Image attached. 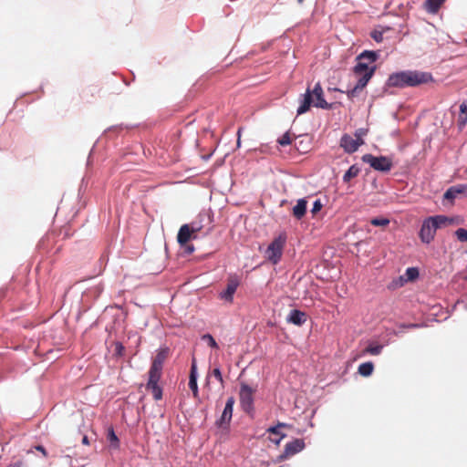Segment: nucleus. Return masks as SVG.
<instances>
[{"instance_id":"1","label":"nucleus","mask_w":467,"mask_h":467,"mask_svg":"<svg viewBox=\"0 0 467 467\" xmlns=\"http://www.w3.org/2000/svg\"><path fill=\"white\" fill-rule=\"evenodd\" d=\"M433 81V77L429 72L418 70H405L389 75L387 86L389 88H404L418 87Z\"/></svg>"},{"instance_id":"2","label":"nucleus","mask_w":467,"mask_h":467,"mask_svg":"<svg viewBox=\"0 0 467 467\" xmlns=\"http://www.w3.org/2000/svg\"><path fill=\"white\" fill-rule=\"evenodd\" d=\"M378 58V54L374 51H364L357 57V64L353 68L355 76L358 78H366L369 76V79L374 75L376 67H369L368 64H362V60H368L369 63H374Z\"/></svg>"},{"instance_id":"3","label":"nucleus","mask_w":467,"mask_h":467,"mask_svg":"<svg viewBox=\"0 0 467 467\" xmlns=\"http://www.w3.org/2000/svg\"><path fill=\"white\" fill-rule=\"evenodd\" d=\"M286 244V234H280L268 245L265 250V258L273 265H276L282 258L283 251Z\"/></svg>"},{"instance_id":"4","label":"nucleus","mask_w":467,"mask_h":467,"mask_svg":"<svg viewBox=\"0 0 467 467\" xmlns=\"http://www.w3.org/2000/svg\"><path fill=\"white\" fill-rule=\"evenodd\" d=\"M362 161L370 165L375 171L388 172L391 170L393 163L391 159L386 156H374L372 154H365Z\"/></svg>"},{"instance_id":"5","label":"nucleus","mask_w":467,"mask_h":467,"mask_svg":"<svg viewBox=\"0 0 467 467\" xmlns=\"http://www.w3.org/2000/svg\"><path fill=\"white\" fill-rule=\"evenodd\" d=\"M255 389L250 387L248 384L242 382L240 386V403L244 411L249 413L254 409V394Z\"/></svg>"},{"instance_id":"6","label":"nucleus","mask_w":467,"mask_h":467,"mask_svg":"<svg viewBox=\"0 0 467 467\" xmlns=\"http://www.w3.org/2000/svg\"><path fill=\"white\" fill-rule=\"evenodd\" d=\"M240 285V278L236 275H231L227 278V285L225 290L220 293V298L228 302L233 303L234 295L236 292Z\"/></svg>"},{"instance_id":"7","label":"nucleus","mask_w":467,"mask_h":467,"mask_svg":"<svg viewBox=\"0 0 467 467\" xmlns=\"http://www.w3.org/2000/svg\"><path fill=\"white\" fill-rule=\"evenodd\" d=\"M437 227L432 222L431 217L423 221L420 231V238L423 243L430 244L435 236Z\"/></svg>"},{"instance_id":"8","label":"nucleus","mask_w":467,"mask_h":467,"mask_svg":"<svg viewBox=\"0 0 467 467\" xmlns=\"http://www.w3.org/2000/svg\"><path fill=\"white\" fill-rule=\"evenodd\" d=\"M305 448V442L302 439H295L285 446L284 452L278 456V461H284L290 456L301 451Z\"/></svg>"},{"instance_id":"9","label":"nucleus","mask_w":467,"mask_h":467,"mask_svg":"<svg viewBox=\"0 0 467 467\" xmlns=\"http://www.w3.org/2000/svg\"><path fill=\"white\" fill-rule=\"evenodd\" d=\"M364 144L363 139L357 140L348 134H344L340 140V146L348 153H353L358 150V147Z\"/></svg>"},{"instance_id":"10","label":"nucleus","mask_w":467,"mask_h":467,"mask_svg":"<svg viewBox=\"0 0 467 467\" xmlns=\"http://www.w3.org/2000/svg\"><path fill=\"white\" fill-rule=\"evenodd\" d=\"M431 219H432V222L435 224V226L437 227V230L440 228L446 227L448 225H452V224L457 225V224L462 223V220L459 216L449 217V216H445V215H435V216H431Z\"/></svg>"},{"instance_id":"11","label":"nucleus","mask_w":467,"mask_h":467,"mask_svg":"<svg viewBox=\"0 0 467 467\" xmlns=\"http://www.w3.org/2000/svg\"><path fill=\"white\" fill-rule=\"evenodd\" d=\"M234 402L235 400L234 397H229L227 399L222 416L216 422L218 426L223 427L224 425H228L230 423L233 416Z\"/></svg>"},{"instance_id":"12","label":"nucleus","mask_w":467,"mask_h":467,"mask_svg":"<svg viewBox=\"0 0 467 467\" xmlns=\"http://www.w3.org/2000/svg\"><path fill=\"white\" fill-rule=\"evenodd\" d=\"M312 97L314 96L316 99V102L314 106L321 109H330V105L325 100L323 96V89L320 83H317L311 91Z\"/></svg>"},{"instance_id":"13","label":"nucleus","mask_w":467,"mask_h":467,"mask_svg":"<svg viewBox=\"0 0 467 467\" xmlns=\"http://www.w3.org/2000/svg\"><path fill=\"white\" fill-rule=\"evenodd\" d=\"M368 75H367L366 78H359L355 87L347 91L348 99H353L354 98L358 97L360 94V92L364 89V88L368 85Z\"/></svg>"},{"instance_id":"14","label":"nucleus","mask_w":467,"mask_h":467,"mask_svg":"<svg viewBox=\"0 0 467 467\" xmlns=\"http://www.w3.org/2000/svg\"><path fill=\"white\" fill-rule=\"evenodd\" d=\"M306 318L307 316L305 312L297 309H293L290 311L286 320L288 323H292L296 326H302L303 324L306 323Z\"/></svg>"},{"instance_id":"15","label":"nucleus","mask_w":467,"mask_h":467,"mask_svg":"<svg viewBox=\"0 0 467 467\" xmlns=\"http://www.w3.org/2000/svg\"><path fill=\"white\" fill-rule=\"evenodd\" d=\"M192 234H193L192 230L190 228V225L183 224L178 232V235H177L178 243L181 245L186 244L190 241L191 238H195V236H192Z\"/></svg>"},{"instance_id":"16","label":"nucleus","mask_w":467,"mask_h":467,"mask_svg":"<svg viewBox=\"0 0 467 467\" xmlns=\"http://www.w3.org/2000/svg\"><path fill=\"white\" fill-rule=\"evenodd\" d=\"M189 388L192 391L194 398L199 397L198 384H197V368L195 361L192 362L189 379Z\"/></svg>"},{"instance_id":"17","label":"nucleus","mask_w":467,"mask_h":467,"mask_svg":"<svg viewBox=\"0 0 467 467\" xmlns=\"http://www.w3.org/2000/svg\"><path fill=\"white\" fill-rule=\"evenodd\" d=\"M312 102H313L312 94H311L310 89L307 88L306 93L303 96L301 105L297 109V115L306 113L310 109Z\"/></svg>"},{"instance_id":"18","label":"nucleus","mask_w":467,"mask_h":467,"mask_svg":"<svg viewBox=\"0 0 467 467\" xmlns=\"http://www.w3.org/2000/svg\"><path fill=\"white\" fill-rule=\"evenodd\" d=\"M307 202L305 199H299L293 208V215L300 220L303 218L306 212Z\"/></svg>"},{"instance_id":"19","label":"nucleus","mask_w":467,"mask_h":467,"mask_svg":"<svg viewBox=\"0 0 467 467\" xmlns=\"http://www.w3.org/2000/svg\"><path fill=\"white\" fill-rule=\"evenodd\" d=\"M161 371L162 368L150 366L149 370V380L146 385L153 386L154 384H158L161 377Z\"/></svg>"},{"instance_id":"20","label":"nucleus","mask_w":467,"mask_h":467,"mask_svg":"<svg viewBox=\"0 0 467 467\" xmlns=\"http://www.w3.org/2000/svg\"><path fill=\"white\" fill-rule=\"evenodd\" d=\"M444 2L445 0H426L424 3V7L427 12L435 14L439 11Z\"/></svg>"},{"instance_id":"21","label":"nucleus","mask_w":467,"mask_h":467,"mask_svg":"<svg viewBox=\"0 0 467 467\" xmlns=\"http://www.w3.org/2000/svg\"><path fill=\"white\" fill-rule=\"evenodd\" d=\"M374 370V365L372 362H365L358 366V371L363 377H368Z\"/></svg>"},{"instance_id":"22","label":"nucleus","mask_w":467,"mask_h":467,"mask_svg":"<svg viewBox=\"0 0 467 467\" xmlns=\"http://www.w3.org/2000/svg\"><path fill=\"white\" fill-rule=\"evenodd\" d=\"M467 123V104L462 103L460 106V115L458 118V125L462 129Z\"/></svg>"},{"instance_id":"23","label":"nucleus","mask_w":467,"mask_h":467,"mask_svg":"<svg viewBox=\"0 0 467 467\" xmlns=\"http://www.w3.org/2000/svg\"><path fill=\"white\" fill-rule=\"evenodd\" d=\"M359 171L360 170L357 165L350 166L343 176L344 182H348L351 179L357 177Z\"/></svg>"},{"instance_id":"24","label":"nucleus","mask_w":467,"mask_h":467,"mask_svg":"<svg viewBox=\"0 0 467 467\" xmlns=\"http://www.w3.org/2000/svg\"><path fill=\"white\" fill-rule=\"evenodd\" d=\"M167 357V354H166V351L165 350H161L160 351L156 357L154 358L153 361H152V364L151 366L152 367H155V368H162V366H163V362L165 360Z\"/></svg>"},{"instance_id":"25","label":"nucleus","mask_w":467,"mask_h":467,"mask_svg":"<svg viewBox=\"0 0 467 467\" xmlns=\"http://www.w3.org/2000/svg\"><path fill=\"white\" fill-rule=\"evenodd\" d=\"M146 389L151 391L152 396L155 400H160L162 398V389L158 384H154L153 386L146 385Z\"/></svg>"},{"instance_id":"26","label":"nucleus","mask_w":467,"mask_h":467,"mask_svg":"<svg viewBox=\"0 0 467 467\" xmlns=\"http://www.w3.org/2000/svg\"><path fill=\"white\" fill-rule=\"evenodd\" d=\"M108 440L110 443V446L117 449L119 446V441L117 435L115 434V431L112 428L109 429L108 431Z\"/></svg>"},{"instance_id":"27","label":"nucleus","mask_w":467,"mask_h":467,"mask_svg":"<svg viewBox=\"0 0 467 467\" xmlns=\"http://www.w3.org/2000/svg\"><path fill=\"white\" fill-rule=\"evenodd\" d=\"M383 346L379 344H369L366 349L365 353L370 354V355H379L382 351Z\"/></svg>"},{"instance_id":"28","label":"nucleus","mask_w":467,"mask_h":467,"mask_svg":"<svg viewBox=\"0 0 467 467\" xmlns=\"http://www.w3.org/2000/svg\"><path fill=\"white\" fill-rule=\"evenodd\" d=\"M459 195V192L457 191L456 185L450 187L444 193L443 197L446 200L453 201L457 196Z\"/></svg>"},{"instance_id":"29","label":"nucleus","mask_w":467,"mask_h":467,"mask_svg":"<svg viewBox=\"0 0 467 467\" xmlns=\"http://www.w3.org/2000/svg\"><path fill=\"white\" fill-rule=\"evenodd\" d=\"M370 223L374 226L385 227V226L389 225V220L387 218H382V217L373 218L370 220Z\"/></svg>"},{"instance_id":"30","label":"nucleus","mask_w":467,"mask_h":467,"mask_svg":"<svg viewBox=\"0 0 467 467\" xmlns=\"http://www.w3.org/2000/svg\"><path fill=\"white\" fill-rule=\"evenodd\" d=\"M406 276L408 280L413 281L419 276V270L415 267H410L406 270Z\"/></svg>"},{"instance_id":"31","label":"nucleus","mask_w":467,"mask_h":467,"mask_svg":"<svg viewBox=\"0 0 467 467\" xmlns=\"http://www.w3.org/2000/svg\"><path fill=\"white\" fill-rule=\"evenodd\" d=\"M202 339L205 341L211 348H218V345L212 335L205 334L202 337Z\"/></svg>"},{"instance_id":"32","label":"nucleus","mask_w":467,"mask_h":467,"mask_svg":"<svg viewBox=\"0 0 467 467\" xmlns=\"http://www.w3.org/2000/svg\"><path fill=\"white\" fill-rule=\"evenodd\" d=\"M278 143L281 146H287L292 143V139L289 132H285L281 138L278 139Z\"/></svg>"},{"instance_id":"33","label":"nucleus","mask_w":467,"mask_h":467,"mask_svg":"<svg viewBox=\"0 0 467 467\" xmlns=\"http://www.w3.org/2000/svg\"><path fill=\"white\" fill-rule=\"evenodd\" d=\"M455 235L457 236L458 240L461 242H466L467 241V230L463 228H459L455 232Z\"/></svg>"},{"instance_id":"34","label":"nucleus","mask_w":467,"mask_h":467,"mask_svg":"<svg viewBox=\"0 0 467 467\" xmlns=\"http://www.w3.org/2000/svg\"><path fill=\"white\" fill-rule=\"evenodd\" d=\"M124 351H125L124 346L119 342H116L115 343V354L119 357H121V356H123Z\"/></svg>"},{"instance_id":"35","label":"nucleus","mask_w":467,"mask_h":467,"mask_svg":"<svg viewBox=\"0 0 467 467\" xmlns=\"http://www.w3.org/2000/svg\"><path fill=\"white\" fill-rule=\"evenodd\" d=\"M284 427H286V424L285 423H278L276 426H274V427H270L267 431L270 432V433H273V434H275V435H278L279 434V431L278 429L279 428H284Z\"/></svg>"},{"instance_id":"36","label":"nucleus","mask_w":467,"mask_h":467,"mask_svg":"<svg viewBox=\"0 0 467 467\" xmlns=\"http://www.w3.org/2000/svg\"><path fill=\"white\" fill-rule=\"evenodd\" d=\"M322 203L320 202V200H317L314 204H313V208L311 210V213L313 214H316L317 213H318L321 209H322Z\"/></svg>"},{"instance_id":"37","label":"nucleus","mask_w":467,"mask_h":467,"mask_svg":"<svg viewBox=\"0 0 467 467\" xmlns=\"http://www.w3.org/2000/svg\"><path fill=\"white\" fill-rule=\"evenodd\" d=\"M190 228L192 230V234H196L202 229V225L197 222H193L191 223Z\"/></svg>"},{"instance_id":"38","label":"nucleus","mask_w":467,"mask_h":467,"mask_svg":"<svg viewBox=\"0 0 467 467\" xmlns=\"http://www.w3.org/2000/svg\"><path fill=\"white\" fill-rule=\"evenodd\" d=\"M213 375L219 380L221 384H223V379L219 368H213Z\"/></svg>"},{"instance_id":"39","label":"nucleus","mask_w":467,"mask_h":467,"mask_svg":"<svg viewBox=\"0 0 467 467\" xmlns=\"http://www.w3.org/2000/svg\"><path fill=\"white\" fill-rule=\"evenodd\" d=\"M456 188H457L459 194H463V195L467 196V183L466 184H457Z\"/></svg>"},{"instance_id":"40","label":"nucleus","mask_w":467,"mask_h":467,"mask_svg":"<svg viewBox=\"0 0 467 467\" xmlns=\"http://www.w3.org/2000/svg\"><path fill=\"white\" fill-rule=\"evenodd\" d=\"M366 134H367V130H365V129H358L355 132V138L357 140H359V139H362L363 136H365Z\"/></svg>"},{"instance_id":"41","label":"nucleus","mask_w":467,"mask_h":467,"mask_svg":"<svg viewBox=\"0 0 467 467\" xmlns=\"http://www.w3.org/2000/svg\"><path fill=\"white\" fill-rule=\"evenodd\" d=\"M371 36L377 41L380 42L382 41V33L381 32H374Z\"/></svg>"},{"instance_id":"42","label":"nucleus","mask_w":467,"mask_h":467,"mask_svg":"<svg viewBox=\"0 0 467 467\" xmlns=\"http://www.w3.org/2000/svg\"><path fill=\"white\" fill-rule=\"evenodd\" d=\"M34 448L39 452H41L44 457H47V452L42 445H36Z\"/></svg>"},{"instance_id":"43","label":"nucleus","mask_w":467,"mask_h":467,"mask_svg":"<svg viewBox=\"0 0 467 467\" xmlns=\"http://www.w3.org/2000/svg\"><path fill=\"white\" fill-rule=\"evenodd\" d=\"M82 443H83L84 445H88V444H89V441H88V436H86V435H85V436L82 438Z\"/></svg>"},{"instance_id":"44","label":"nucleus","mask_w":467,"mask_h":467,"mask_svg":"<svg viewBox=\"0 0 467 467\" xmlns=\"http://www.w3.org/2000/svg\"><path fill=\"white\" fill-rule=\"evenodd\" d=\"M420 327V325H418V324H409L406 326V327H408V328H415V327Z\"/></svg>"},{"instance_id":"45","label":"nucleus","mask_w":467,"mask_h":467,"mask_svg":"<svg viewBox=\"0 0 467 467\" xmlns=\"http://www.w3.org/2000/svg\"><path fill=\"white\" fill-rule=\"evenodd\" d=\"M285 437V435L283 434L279 439H276V440H272L275 444H279L280 441Z\"/></svg>"},{"instance_id":"46","label":"nucleus","mask_w":467,"mask_h":467,"mask_svg":"<svg viewBox=\"0 0 467 467\" xmlns=\"http://www.w3.org/2000/svg\"><path fill=\"white\" fill-rule=\"evenodd\" d=\"M237 135H238L237 145L239 146V145H240L241 129H239V130H238V131H237Z\"/></svg>"},{"instance_id":"47","label":"nucleus","mask_w":467,"mask_h":467,"mask_svg":"<svg viewBox=\"0 0 467 467\" xmlns=\"http://www.w3.org/2000/svg\"><path fill=\"white\" fill-rule=\"evenodd\" d=\"M193 250H194V248H193V246H192V245L188 246V248H187V251H188L189 253L193 252Z\"/></svg>"},{"instance_id":"48","label":"nucleus","mask_w":467,"mask_h":467,"mask_svg":"<svg viewBox=\"0 0 467 467\" xmlns=\"http://www.w3.org/2000/svg\"><path fill=\"white\" fill-rule=\"evenodd\" d=\"M199 219H200V222L203 221L205 219V215H200Z\"/></svg>"},{"instance_id":"49","label":"nucleus","mask_w":467,"mask_h":467,"mask_svg":"<svg viewBox=\"0 0 467 467\" xmlns=\"http://www.w3.org/2000/svg\"><path fill=\"white\" fill-rule=\"evenodd\" d=\"M362 64H368L369 66V62L368 60H362Z\"/></svg>"},{"instance_id":"50","label":"nucleus","mask_w":467,"mask_h":467,"mask_svg":"<svg viewBox=\"0 0 467 467\" xmlns=\"http://www.w3.org/2000/svg\"><path fill=\"white\" fill-rule=\"evenodd\" d=\"M279 467H284V466H279Z\"/></svg>"}]
</instances>
